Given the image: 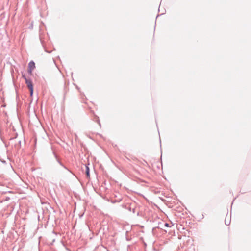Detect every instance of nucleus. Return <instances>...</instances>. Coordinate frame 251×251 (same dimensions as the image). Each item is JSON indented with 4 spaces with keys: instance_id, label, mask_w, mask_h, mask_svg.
I'll list each match as a JSON object with an SVG mask.
<instances>
[{
    "instance_id": "nucleus-1",
    "label": "nucleus",
    "mask_w": 251,
    "mask_h": 251,
    "mask_svg": "<svg viewBox=\"0 0 251 251\" xmlns=\"http://www.w3.org/2000/svg\"><path fill=\"white\" fill-rule=\"evenodd\" d=\"M9 144L13 148L17 151L22 147L21 140L17 137L10 139Z\"/></svg>"
},
{
    "instance_id": "nucleus-2",
    "label": "nucleus",
    "mask_w": 251,
    "mask_h": 251,
    "mask_svg": "<svg viewBox=\"0 0 251 251\" xmlns=\"http://www.w3.org/2000/svg\"><path fill=\"white\" fill-rule=\"evenodd\" d=\"M25 83L30 91V94L32 96L33 94V85L32 81L30 78L25 79Z\"/></svg>"
},
{
    "instance_id": "nucleus-3",
    "label": "nucleus",
    "mask_w": 251,
    "mask_h": 251,
    "mask_svg": "<svg viewBox=\"0 0 251 251\" xmlns=\"http://www.w3.org/2000/svg\"><path fill=\"white\" fill-rule=\"evenodd\" d=\"M35 68V63L33 61H31L28 64V68L34 70Z\"/></svg>"
},
{
    "instance_id": "nucleus-4",
    "label": "nucleus",
    "mask_w": 251,
    "mask_h": 251,
    "mask_svg": "<svg viewBox=\"0 0 251 251\" xmlns=\"http://www.w3.org/2000/svg\"><path fill=\"white\" fill-rule=\"evenodd\" d=\"M85 168H86V174L87 177L90 176V170L89 168L88 165H85Z\"/></svg>"
},
{
    "instance_id": "nucleus-5",
    "label": "nucleus",
    "mask_w": 251,
    "mask_h": 251,
    "mask_svg": "<svg viewBox=\"0 0 251 251\" xmlns=\"http://www.w3.org/2000/svg\"><path fill=\"white\" fill-rule=\"evenodd\" d=\"M94 120L98 122V123L99 124V125H100V120L97 116H95V118H94Z\"/></svg>"
},
{
    "instance_id": "nucleus-6",
    "label": "nucleus",
    "mask_w": 251,
    "mask_h": 251,
    "mask_svg": "<svg viewBox=\"0 0 251 251\" xmlns=\"http://www.w3.org/2000/svg\"><path fill=\"white\" fill-rule=\"evenodd\" d=\"M33 69H29V68H28V73L30 75H32V71H33Z\"/></svg>"
},
{
    "instance_id": "nucleus-7",
    "label": "nucleus",
    "mask_w": 251,
    "mask_h": 251,
    "mask_svg": "<svg viewBox=\"0 0 251 251\" xmlns=\"http://www.w3.org/2000/svg\"><path fill=\"white\" fill-rule=\"evenodd\" d=\"M57 161H58V162L59 163V164H60V165H61V166H62V167H63L64 168H66L65 167V166H64V165H63V164H62V163H61L59 160H57Z\"/></svg>"
},
{
    "instance_id": "nucleus-8",
    "label": "nucleus",
    "mask_w": 251,
    "mask_h": 251,
    "mask_svg": "<svg viewBox=\"0 0 251 251\" xmlns=\"http://www.w3.org/2000/svg\"><path fill=\"white\" fill-rule=\"evenodd\" d=\"M22 77L25 79H25H28L29 78H27L25 74H22Z\"/></svg>"
},
{
    "instance_id": "nucleus-9",
    "label": "nucleus",
    "mask_w": 251,
    "mask_h": 251,
    "mask_svg": "<svg viewBox=\"0 0 251 251\" xmlns=\"http://www.w3.org/2000/svg\"><path fill=\"white\" fill-rule=\"evenodd\" d=\"M165 225V226H166V227H169V226H169V224L167 223H165V225Z\"/></svg>"
},
{
    "instance_id": "nucleus-10",
    "label": "nucleus",
    "mask_w": 251,
    "mask_h": 251,
    "mask_svg": "<svg viewBox=\"0 0 251 251\" xmlns=\"http://www.w3.org/2000/svg\"><path fill=\"white\" fill-rule=\"evenodd\" d=\"M54 154L55 157L56 158H57V156H56V155L55 153H54Z\"/></svg>"
},
{
    "instance_id": "nucleus-11",
    "label": "nucleus",
    "mask_w": 251,
    "mask_h": 251,
    "mask_svg": "<svg viewBox=\"0 0 251 251\" xmlns=\"http://www.w3.org/2000/svg\"><path fill=\"white\" fill-rule=\"evenodd\" d=\"M36 110H34V113H35V114L36 115Z\"/></svg>"
},
{
    "instance_id": "nucleus-12",
    "label": "nucleus",
    "mask_w": 251,
    "mask_h": 251,
    "mask_svg": "<svg viewBox=\"0 0 251 251\" xmlns=\"http://www.w3.org/2000/svg\"><path fill=\"white\" fill-rule=\"evenodd\" d=\"M54 241H55V239H53L52 240V241H53V242H54Z\"/></svg>"
}]
</instances>
